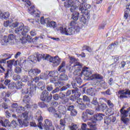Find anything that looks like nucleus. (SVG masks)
I'll return each instance as SVG.
<instances>
[{
	"label": "nucleus",
	"instance_id": "1",
	"mask_svg": "<svg viewBox=\"0 0 130 130\" xmlns=\"http://www.w3.org/2000/svg\"><path fill=\"white\" fill-rule=\"evenodd\" d=\"M10 28H16L15 30L16 34L24 35L25 33H28L30 31V28L28 26H24L23 23L17 22H14L10 25Z\"/></svg>",
	"mask_w": 130,
	"mask_h": 130
},
{
	"label": "nucleus",
	"instance_id": "2",
	"mask_svg": "<svg viewBox=\"0 0 130 130\" xmlns=\"http://www.w3.org/2000/svg\"><path fill=\"white\" fill-rule=\"evenodd\" d=\"M30 108V106L28 105H26L24 107L19 106L16 109V112L17 113H22L20 114L19 115L21 116L20 118L22 120H23V123H25V126H28V117L29 116L28 115V112L27 111L28 109ZM24 111H25L24 113Z\"/></svg>",
	"mask_w": 130,
	"mask_h": 130
},
{
	"label": "nucleus",
	"instance_id": "3",
	"mask_svg": "<svg viewBox=\"0 0 130 130\" xmlns=\"http://www.w3.org/2000/svg\"><path fill=\"white\" fill-rule=\"evenodd\" d=\"M89 9H91V5L87 4H81L78 7L80 12L81 14L87 16V19L89 18V15H90V12L88 10Z\"/></svg>",
	"mask_w": 130,
	"mask_h": 130
},
{
	"label": "nucleus",
	"instance_id": "4",
	"mask_svg": "<svg viewBox=\"0 0 130 130\" xmlns=\"http://www.w3.org/2000/svg\"><path fill=\"white\" fill-rule=\"evenodd\" d=\"M40 99L42 101L50 103L51 100H52V94L49 93L47 90H44L40 95Z\"/></svg>",
	"mask_w": 130,
	"mask_h": 130
},
{
	"label": "nucleus",
	"instance_id": "5",
	"mask_svg": "<svg viewBox=\"0 0 130 130\" xmlns=\"http://www.w3.org/2000/svg\"><path fill=\"white\" fill-rule=\"evenodd\" d=\"M58 30L60 31L61 34H64V35H74L75 34V28L74 27H69L67 29L66 27H60L58 28Z\"/></svg>",
	"mask_w": 130,
	"mask_h": 130
},
{
	"label": "nucleus",
	"instance_id": "6",
	"mask_svg": "<svg viewBox=\"0 0 130 130\" xmlns=\"http://www.w3.org/2000/svg\"><path fill=\"white\" fill-rule=\"evenodd\" d=\"M118 94L120 95V99H127L128 98L127 95H130V90L128 89L120 90L118 91Z\"/></svg>",
	"mask_w": 130,
	"mask_h": 130
},
{
	"label": "nucleus",
	"instance_id": "7",
	"mask_svg": "<svg viewBox=\"0 0 130 130\" xmlns=\"http://www.w3.org/2000/svg\"><path fill=\"white\" fill-rule=\"evenodd\" d=\"M50 62H52L53 67H57L60 63V60L58 57H55L53 58L49 55L48 57L46 58Z\"/></svg>",
	"mask_w": 130,
	"mask_h": 130
},
{
	"label": "nucleus",
	"instance_id": "8",
	"mask_svg": "<svg viewBox=\"0 0 130 130\" xmlns=\"http://www.w3.org/2000/svg\"><path fill=\"white\" fill-rule=\"evenodd\" d=\"M15 39H16V36L13 34H11V35H9L8 36V37L5 36L4 41L5 43H9V44L13 45L14 43H15Z\"/></svg>",
	"mask_w": 130,
	"mask_h": 130
},
{
	"label": "nucleus",
	"instance_id": "9",
	"mask_svg": "<svg viewBox=\"0 0 130 130\" xmlns=\"http://www.w3.org/2000/svg\"><path fill=\"white\" fill-rule=\"evenodd\" d=\"M46 130H54V127L52 125V122L48 119L45 120V124L43 125Z\"/></svg>",
	"mask_w": 130,
	"mask_h": 130
},
{
	"label": "nucleus",
	"instance_id": "10",
	"mask_svg": "<svg viewBox=\"0 0 130 130\" xmlns=\"http://www.w3.org/2000/svg\"><path fill=\"white\" fill-rule=\"evenodd\" d=\"M80 67H82V63L80 62H76V64H73L72 66L69 69V71L70 73H72L74 72V73H76V72H80L81 71V69H80Z\"/></svg>",
	"mask_w": 130,
	"mask_h": 130
},
{
	"label": "nucleus",
	"instance_id": "11",
	"mask_svg": "<svg viewBox=\"0 0 130 130\" xmlns=\"http://www.w3.org/2000/svg\"><path fill=\"white\" fill-rule=\"evenodd\" d=\"M103 116H105V115L101 113H96L93 115L92 122L93 123H95L96 121H100L103 119Z\"/></svg>",
	"mask_w": 130,
	"mask_h": 130
},
{
	"label": "nucleus",
	"instance_id": "12",
	"mask_svg": "<svg viewBox=\"0 0 130 130\" xmlns=\"http://www.w3.org/2000/svg\"><path fill=\"white\" fill-rule=\"evenodd\" d=\"M41 73V71L37 68L32 69L28 71V75L30 77H36Z\"/></svg>",
	"mask_w": 130,
	"mask_h": 130
},
{
	"label": "nucleus",
	"instance_id": "13",
	"mask_svg": "<svg viewBox=\"0 0 130 130\" xmlns=\"http://www.w3.org/2000/svg\"><path fill=\"white\" fill-rule=\"evenodd\" d=\"M27 85L29 87V89H30L29 94L32 95V93H33V92H35V91H36L37 86L33 81L28 82L27 83Z\"/></svg>",
	"mask_w": 130,
	"mask_h": 130
},
{
	"label": "nucleus",
	"instance_id": "14",
	"mask_svg": "<svg viewBox=\"0 0 130 130\" xmlns=\"http://www.w3.org/2000/svg\"><path fill=\"white\" fill-rule=\"evenodd\" d=\"M81 73L85 76V77H89L92 75V72L91 70L88 67H84L82 68V71Z\"/></svg>",
	"mask_w": 130,
	"mask_h": 130
},
{
	"label": "nucleus",
	"instance_id": "15",
	"mask_svg": "<svg viewBox=\"0 0 130 130\" xmlns=\"http://www.w3.org/2000/svg\"><path fill=\"white\" fill-rule=\"evenodd\" d=\"M36 56H37V59L38 61H40L41 59H43V60H48V59H46V58H47V57L49 56V55H47V54L42 55L38 53H36Z\"/></svg>",
	"mask_w": 130,
	"mask_h": 130
},
{
	"label": "nucleus",
	"instance_id": "16",
	"mask_svg": "<svg viewBox=\"0 0 130 130\" xmlns=\"http://www.w3.org/2000/svg\"><path fill=\"white\" fill-rule=\"evenodd\" d=\"M62 2H65L64 3V6L65 8H71V7H74L75 3L73 0H62Z\"/></svg>",
	"mask_w": 130,
	"mask_h": 130
},
{
	"label": "nucleus",
	"instance_id": "17",
	"mask_svg": "<svg viewBox=\"0 0 130 130\" xmlns=\"http://www.w3.org/2000/svg\"><path fill=\"white\" fill-rule=\"evenodd\" d=\"M78 88H73L72 90V94H74L75 99H79L80 96H81V93L78 92Z\"/></svg>",
	"mask_w": 130,
	"mask_h": 130
},
{
	"label": "nucleus",
	"instance_id": "18",
	"mask_svg": "<svg viewBox=\"0 0 130 130\" xmlns=\"http://www.w3.org/2000/svg\"><path fill=\"white\" fill-rule=\"evenodd\" d=\"M38 114V113H37L36 115V116H37V118L38 119V127L41 129H42V121L43 120V118L40 115H39V116H37Z\"/></svg>",
	"mask_w": 130,
	"mask_h": 130
},
{
	"label": "nucleus",
	"instance_id": "19",
	"mask_svg": "<svg viewBox=\"0 0 130 130\" xmlns=\"http://www.w3.org/2000/svg\"><path fill=\"white\" fill-rule=\"evenodd\" d=\"M120 113L122 115L121 117H127L129 114V116H130V107L127 109V110L120 112Z\"/></svg>",
	"mask_w": 130,
	"mask_h": 130
},
{
	"label": "nucleus",
	"instance_id": "20",
	"mask_svg": "<svg viewBox=\"0 0 130 130\" xmlns=\"http://www.w3.org/2000/svg\"><path fill=\"white\" fill-rule=\"evenodd\" d=\"M58 110L60 113H61L63 115L67 113V107L63 105H60L58 107Z\"/></svg>",
	"mask_w": 130,
	"mask_h": 130
},
{
	"label": "nucleus",
	"instance_id": "21",
	"mask_svg": "<svg viewBox=\"0 0 130 130\" xmlns=\"http://www.w3.org/2000/svg\"><path fill=\"white\" fill-rule=\"evenodd\" d=\"M47 27H49L50 28H56V22L53 21H51L50 20V19H49L47 23Z\"/></svg>",
	"mask_w": 130,
	"mask_h": 130
},
{
	"label": "nucleus",
	"instance_id": "22",
	"mask_svg": "<svg viewBox=\"0 0 130 130\" xmlns=\"http://www.w3.org/2000/svg\"><path fill=\"white\" fill-rule=\"evenodd\" d=\"M86 93L87 95H90V96H95V93L94 91V88H89L86 90Z\"/></svg>",
	"mask_w": 130,
	"mask_h": 130
},
{
	"label": "nucleus",
	"instance_id": "23",
	"mask_svg": "<svg viewBox=\"0 0 130 130\" xmlns=\"http://www.w3.org/2000/svg\"><path fill=\"white\" fill-rule=\"evenodd\" d=\"M48 77H52V78H55L56 77H58V72L56 71H54L52 72H50L48 74Z\"/></svg>",
	"mask_w": 130,
	"mask_h": 130
},
{
	"label": "nucleus",
	"instance_id": "24",
	"mask_svg": "<svg viewBox=\"0 0 130 130\" xmlns=\"http://www.w3.org/2000/svg\"><path fill=\"white\" fill-rule=\"evenodd\" d=\"M25 34L24 35L18 34L19 40H21L22 43H28V41L27 40V39L25 37Z\"/></svg>",
	"mask_w": 130,
	"mask_h": 130
},
{
	"label": "nucleus",
	"instance_id": "25",
	"mask_svg": "<svg viewBox=\"0 0 130 130\" xmlns=\"http://www.w3.org/2000/svg\"><path fill=\"white\" fill-rule=\"evenodd\" d=\"M12 117H13V118H15L14 120L18 121L20 124H22L23 125H24V126H25V124H26L25 123L24 124V123H23V120H22L21 118V119L18 118L17 117V115H16L15 114L12 115Z\"/></svg>",
	"mask_w": 130,
	"mask_h": 130
},
{
	"label": "nucleus",
	"instance_id": "26",
	"mask_svg": "<svg viewBox=\"0 0 130 130\" xmlns=\"http://www.w3.org/2000/svg\"><path fill=\"white\" fill-rule=\"evenodd\" d=\"M79 16H80V13L78 12H75L72 15L71 18L72 20H74V21H78L79 19Z\"/></svg>",
	"mask_w": 130,
	"mask_h": 130
},
{
	"label": "nucleus",
	"instance_id": "27",
	"mask_svg": "<svg viewBox=\"0 0 130 130\" xmlns=\"http://www.w3.org/2000/svg\"><path fill=\"white\" fill-rule=\"evenodd\" d=\"M30 100H31V98H30V96H29V95H25L23 97V102H24V103H26V105H29L28 103L30 102Z\"/></svg>",
	"mask_w": 130,
	"mask_h": 130
},
{
	"label": "nucleus",
	"instance_id": "28",
	"mask_svg": "<svg viewBox=\"0 0 130 130\" xmlns=\"http://www.w3.org/2000/svg\"><path fill=\"white\" fill-rule=\"evenodd\" d=\"M40 78L41 80H47L48 79V73L47 72L41 73L40 75Z\"/></svg>",
	"mask_w": 130,
	"mask_h": 130
},
{
	"label": "nucleus",
	"instance_id": "29",
	"mask_svg": "<svg viewBox=\"0 0 130 130\" xmlns=\"http://www.w3.org/2000/svg\"><path fill=\"white\" fill-rule=\"evenodd\" d=\"M38 87L41 90H43L44 89H45V83L43 81H40L38 83Z\"/></svg>",
	"mask_w": 130,
	"mask_h": 130
},
{
	"label": "nucleus",
	"instance_id": "30",
	"mask_svg": "<svg viewBox=\"0 0 130 130\" xmlns=\"http://www.w3.org/2000/svg\"><path fill=\"white\" fill-rule=\"evenodd\" d=\"M40 21L42 25H45L46 24V26H47V24H48V22L49 21V18H46L44 19V17H42Z\"/></svg>",
	"mask_w": 130,
	"mask_h": 130
},
{
	"label": "nucleus",
	"instance_id": "31",
	"mask_svg": "<svg viewBox=\"0 0 130 130\" xmlns=\"http://www.w3.org/2000/svg\"><path fill=\"white\" fill-rule=\"evenodd\" d=\"M12 57V56L11 55V54H9V53H5V54H3L2 55H0V58H5L6 59H10V58H11Z\"/></svg>",
	"mask_w": 130,
	"mask_h": 130
},
{
	"label": "nucleus",
	"instance_id": "32",
	"mask_svg": "<svg viewBox=\"0 0 130 130\" xmlns=\"http://www.w3.org/2000/svg\"><path fill=\"white\" fill-rule=\"evenodd\" d=\"M59 78L60 80H61V81H68V80H69V77L64 73L61 74Z\"/></svg>",
	"mask_w": 130,
	"mask_h": 130
},
{
	"label": "nucleus",
	"instance_id": "33",
	"mask_svg": "<svg viewBox=\"0 0 130 130\" xmlns=\"http://www.w3.org/2000/svg\"><path fill=\"white\" fill-rule=\"evenodd\" d=\"M92 79H96V80H103V77L100 74H95L92 75Z\"/></svg>",
	"mask_w": 130,
	"mask_h": 130
},
{
	"label": "nucleus",
	"instance_id": "34",
	"mask_svg": "<svg viewBox=\"0 0 130 130\" xmlns=\"http://www.w3.org/2000/svg\"><path fill=\"white\" fill-rule=\"evenodd\" d=\"M29 59H30V61L32 62H37V57L36 55V53L28 57Z\"/></svg>",
	"mask_w": 130,
	"mask_h": 130
},
{
	"label": "nucleus",
	"instance_id": "35",
	"mask_svg": "<svg viewBox=\"0 0 130 130\" xmlns=\"http://www.w3.org/2000/svg\"><path fill=\"white\" fill-rule=\"evenodd\" d=\"M107 105L105 103H103L99 106V109L100 110H105V109H107Z\"/></svg>",
	"mask_w": 130,
	"mask_h": 130
},
{
	"label": "nucleus",
	"instance_id": "36",
	"mask_svg": "<svg viewBox=\"0 0 130 130\" xmlns=\"http://www.w3.org/2000/svg\"><path fill=\"white\" fill-rule=\"evenodd\" d=\"M66 107V109H67L68 111L71 112L75 109V106H74V105H71L70 104H67Z\"/></svg>",
	"mask_w": 130,
	"mask_h": 130
},
{
	"label": "nucleus",
	"instance_id": "37",
	"mask_svg": "<svg viewBox=\"0 0 130 130\" xmlns=\"http://www.w3.org/2000/svg\"><path fill=\"white\" fill-rule=\"evenodd\" d=\"M24 37L25 38H26V40L28 41V43L29 44V47H32V45H31V44L32 43V42L31 41H30V40H31V37L28 35H26V34H25L24 35Z\"/></svg>",
	"mask_w": 130,
	"mask_h": 130
},
{
	"label": "nucleus",
	"instance_id": "38",
	"mask_svg": "<svg viewBox=\"0 0 130 130\" xmlns=\"http://www.w3.org/2000/svg\"><path fill=\"white\" fill-rule=\"evenodd\" d=\"M101 86L103 89H107L108 88V84H107V83H106L105 81H103L101 82Z\"/></svg>",
	"mask_w": 130,
	"mask_h": 130
},
{
	"label": "nucleus",
	"instance_id": "39",
	"mask_svg": "<svg viewBox=\"0 0 130 130\" xmlns=\"http://www.w3.org/2000/svg\"><path fill=\"white\" fill-rule=\"evenodd\" d=\"M29 77H28V76L27 75H25L22 76V78H21V81L22 82H23L24 83H27V82H28V83H29Z\"/></svg>",
	"mask_w": 130,
	"mask_h": 130
},
{
	"label": "nucleus",
	"instance_id": "40",
	"mask_svg": "<svg viewBox=\"0 0 130 130\" xmlns=\"http://www.w3.org/2000/svg\"><path fill=\"white\" fill-rule=\"evenodd\" d=\"M77 106L78 108L80 109V110H85V109H86V108H87V106L84 103L78 105Z\"/></svg>",
	"mask_w": 130,
	"mask_h": 130
},
{
	"label": "nucleus",
	"instance_id": "41",
	"mask_svg": "<svg viewBox=\"0 0 130 130\" xmlns=\"http://www.w3.org/2000/svg\"><path fill=\"white\" fill-rule=\"evenodd\" d=\"M48 110L49 112H50V113H52V114H53L54 113H55V112H57L56 109H55L54 108V107H49L48 108Z\"/></svg>",
	"mask_w": 130,
	"mask_h": 130
},
{
	"label": "nucleus",
	"instance_id": "42",
	"mask_svg": "<svg viewBox=\"0 0 130 130\" xmlns=\"http://www.w3.org/2000/svg\"><path fill=\"white\" fill-rule=\"evenodd\" d=\"M28 93H29V89H28V87H25L23 88L21 90V94H22V95H26V94H28Z\"/></svg>",
	"mask_w": 130,
	"mask_h": 130
},
{
	"label": "nucleus",
	"instance_id": "43",
	"mask_svg": "<svg viewBox=\"0 0 130 130\" xmlns=\"http://www.w3.org/2000/svg\"><path fill=\"white\" fill-rule=\"evenodd\" d=\"M84 14L80 16L79 20L80 22L82 23H84V24L86 23L87 22V19H86V17H85V16H84Z\"/></svg>",
	"mask_w": 130,
	"mask_h": 130
},
{
	"label": "nucleus",
	"instance_id": "44",
	"mask_svg": "<svg viewBox=\"0 0 130 130\" xmlns=\"http://www.w3.org/2000/svg\"><path fill=\"white\" fill-rule=\"evenodd\" d=\"M107 113H109L108 115H113L114 114V109L113 108H109L107 110Z\"/></svg>",
	"mask_w": 130,
	"mask_h": 130
},
{
	"label": "nucleus",
	"instance_id": "45",
	"mask_svg": "<svg viewBox=\"0 0 130 130\" xmlns=\"http://www.w3.org/2000/svg\"><path fill=\"white\" fill-rule=\"evenodd\" d=\"M64 84L63 82L61 81H57L55 83V86L56 88H60V87H62V86H63Z\"/></svg>",
	"mask_w": 130,
	"mask_h": 130
},
{
	"label": "nucleus",
	"instance_id": "46",
	"mask_svg": "<svg viewBox=\"0 0 130 130\" xmlns=\"http://www.w3.org/2000/svg\"><path fill=\"white\" fill-rule=\"evenodd\" d=\"M91 103L92 105H94V106L98 105V101L97 100V98L96 96L93 97Z\"/></svg>",
	"mask_w": 130,
	"mask_h": 130
},
{
	"label": "nucleus",
	"instance_id": "47",
	"mask_svg": "<svg viewBox=\"0 0 130 130\" xmlns=\"http://www.w3.org/2000/svg\"><path fill=\"white\" fill-rule=\"evenodd\" d=\"M15 60H10L8 61L7 62H9L8 64V68H9V70H11L13 67V64H14Z\"/></svg>",
	"mask_w": 130,
	"mask_h": 130
},
{
	"label": "nucleus",
	"instance_id": "48",
	"mask_svg": "<svg viewBox=\"0 0 130 130\" xmlns=\"http://www.w3.org/2000/svg\"><path fill=\"white\" fill-rule=\"evenodd\" d=\"M13 80L14 81H19V80H21V76L19 74H15L13 76Z\"/></svg>",
	"mask_w": 130,
	"mask_h": 130
},
{
	"label": "nucleus",
	"instance_id": "49",
	"mask_svg": "<svg viewBox=\"0 0 130 130\" xmlns=\"http://www.w3.org/2000/svg\"><path fill=\"white\" fill-rule=\"evenodd\" d=\"M38 105L41 108H45V107H47L48 105L45 104L44 102H39L38 103Z\"/></svg>",
	"mask_w": 130,
	"mask_h": 130
},
{
	"label": "nucleus",
	"instance_id": "50",
	"mask_svg": "<svg viewBox=\"0 0 130 130\" xmlns=\"http://www.w3.org/2000/svg\"><path fill=\"white\" fill-rule=\"evenodd\" d=\"M22 87H23V84L22 82H18L15 84V88L17 90H19V89H22Z\"/></svg>",
	"mask_w": 130,
	"mask_h": 130
},
{
	"label": "nucleus",
	"instance_id": "51",
	"mask_svg": "<svg viewBox=\"0 0 130 130\" xmlns=\"http://www.w3.org/2000/svg\"><path fill=\"white\" fill-rule=\"evenodd\" d=\"M87 113L86 112L85 113H83L82 115V118L84 120V121H87L88 120V115H87Z\"/></svg>",
	"mask_w": 130,
	"mask_h": 130
},
{
	"label": "nucleus",
	"instance_id": "52",
	"mask_svg": "<svg viewBox=\"0 0 130 130\" xmlns=\"http://www.w3.org/2000/svg\"><path fill=\"white\" fill-rule=\"evenodd\" d=\"M82 99L84 102H88V103H90V102H91V100H90V98L87 95H83Z\"/></svg>",
	"mask_w": 130,
	"mask_h": 130
},
{
	"label": "nucleus",
	"instance_id": "53",
	"mask_svg": "<svg viewBox=\"0 0 130 130\" xmlns=\"http://www.w3.org/2000/svg\"><path fill=\"white\" fill-rule=\"evenodd\" d=\"M64 67H66V62H62L58 69V72H62Z\"/></svg>",
	"mask_w": 130,
	"mask_h": 130
},
{
	"label": "nucleus",
	"instance_id": "54",
	"mask_svg": "<svg viewBox=\"0 0 130 130\" xmlns=\"http://www.w3.org/2000/svg\"><path fill=\"white\" fill-rule=\"evenodd\" d=\"M16 121H18L13 120L10 124L11 126L12 127H13V128H16V127H17V126L18 125V124H17Z\"/></svg>",
	"mask_w": 130,
	"mask_h": 130
},
{
	"label": "nucleus",
	"instance_id": "55",
	"mask_svg": "<svg viewBox=\"0 0 130 130\" xmlns=\"http://www.w3.org/2000/svg\"><path fill=\"white\" fill-rule=\"evenodd\" d=\"M70 63H72V64L73 63V64H76L77 62H79L78 61H77L76 59H75V58L73 57H70Z\"/></svg>",
	"mask_w": 130,
	"mask_h": 130
},
{
	"label": "nucleus",
	"instance_id": "56",
	"mask_svg": "<svg viewBox=\"0 0 130 130\" xmlns=\"http://www.w3.org/2000/svg\"><path fill=\"white\" fill-rule=\"evenodd\" d=\"M61 113L56 112L53 114L54 117H56V118H61Z\"/></svg>",
	"mask_w": 130,
	"mask_h": 130
},
{
	"label": "nucleus",
	"instance_id": "57",
	"mask_svg": "<svg viewBox=\"0 0 130 130\" xmlns=\"http://www.w3.org/2000/svg\"><path fill=\"white\" fill-rule=\"evenodd\" d=\"M85 112L89 115H93L94 113V111L91 109H87Z\"/></svg>",
	"mask_w": 130,
	"mask_h": 130
},
{
	"label": "nucleus",
	"instance_id": "58",
	"mask_svg": "<svg viewBox=\"0 0 130 130\" xmlns=\"http://www.w3.org/2000/svg\"><path fill=\"white\" fill-rule=\"evenodd\" d=\"M121 120L123 121L125 124L128 123V118H126V117H121Z\"/></svg>",
	"mask_w": 130,
	"mask_h": 130
},
{
	"label": "nucleus",
	"instance_id": "59",
	"mask_svg": "<svg viewBox=\"0 0 130 130\" xmlns=\"http://www.w3.org/2000/svg\"><path fill=\"white\" fill-rule=\"evenodd\" d=\"M16 87V84L14 82H12L8 85V88L10 90L14 89Z\"/></svg>",
	"mask_w": 130,
	"mask_h": 130
},
{
	"label": "nucleus",
	"instance_id": "60",
	"mask_svg": "<svg viewBox=\"0 0 130 130\" xmlns=\"http://www.w3.org/2000/svg\"><path fill=\"white\" fill-rule=\"evenodd\" d=\"M28 13L31 15H34V13H35V11H34V6H31L28 9Z\"/></svg>",
	"mask_w": 130,
	"mask_h": 130
},
{
	"label": "nucleus",
	"instance_id": "61",
	"mask_svg": "<svg viewBox=\"0 0 130 130\" xmlns=\"http://www.w3.org/2000/svg\"><path fill=\"white\" fill-rule=\"evenodd\" d=\"M107 104H108V106H109L110 108H113L114 107V104L111 102V101L108 100L107 102Z\"/></svg>",
	"mask_w": 130,
	"mask_h": 130
},
{
	"label": "nucleus",
	"instance_id": "62",
	"mask_svg": "<svg viewBox=\"0 0 130 130\" xmlns=\"http://www.w3.org/2000/svg\"><path fill=\"white\" fill-rule=\"evenodd\" d=\"M104 122L106 124H110L111 123L110 117H106L104 119Z\"/></svg>",
	"mask_w": 130,
	"mask_h": 130
},
{
	"label": "nucleus",
	"instance_id": "63",
	"mask_svg": "<svg viewBox=\"0 0 130 130\" xmlns=\"http://www.w3.org/2000/svg\"><path fill=\"white\" fill-rule=\"evenodd\" d=\"M15 72L16 74H21V73H22V69L19 67H16L15 69Z\"/></svg>",
	"mask_w": 130,
	"mask_h": 130
},
{
	"label": "nucleus",
	"instance_id": "64",
	"mask_svg": "<svg viewBox=\"0 0 130 130\" xmlns=\"http://www.w3.org/2000/svg\"><path fill=\"white\" fill-rule=\"evenodd\" d=\"M71 130H76L78 128V126L75 123H72V126L70 127Z\"/></svg>",
	"mask_w": 130,
	"mask_h": 130
}]
</instances>
